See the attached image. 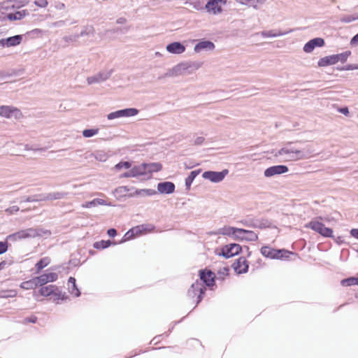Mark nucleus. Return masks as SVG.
Listing matches in <instances>:
<instances>
[{"label": "nucleus", "instance_id": "obj_51", "mask_svg": "<svg viewBox=\"0 0 358 358\" xmlns=\"http://www.w3.org/2000/svg\"><path fill=\"white\" fill-rule=\"evenodd\" d=\"M8 245L6 241H0V255L5 253L8 250Z\"/></svg>", "mask_w": 358, "mask_h": 358}, {"label": "nucleus", "instance_id": "obj_25", "mask_svg": "<svg viewBox=\"0 0 358 358\" xmlns=\"http://www.w3.org/2000/svg\"><path fill=\"white\" fill-rule=\"evenodd\" d=\"M17 110L15 108L8 106H0V115L6 118L10 117Z\"/></svg>", "mask_w": 358, "mask_h": 358}, {"label": "nucleus", "instance_id": "obj_26", "mask_svg": "<svg viewBox=\"0 0 358 358\" xmlns=\"http://www.w3.org/2000/svg\"><path fill=\"white\" fill-rule=\"evenodd\" d=\"M99 205L107 206L108 203H106V201L105 200L97 198V199H93L92 201H87V202H85V203H83L82 207L85 208H90L95 207V206H99Z\"/></svg>", "mask_w": 358, "mask_h": 358}, {"label": "nucleus", "instance_id": "obj_30", "mask_svg": "<svg viewBox=\"0 0 358 358\" xmlns=\"http://www.w3.org/2000/svg\"><path fill=\"white\" fill-rule=\"evenodd\" d=\"M335 64H336V62H335V58H334V55H329V56H326V57L321 58L318 61V63H317L319 66H327L333 65Z\"/></svg>", "mask_w": 358, "mask_h": 358}, {"label": "nucleus", "instance_id": "obj_19", "mask_svg": "<svg viewBox=\"0 0 358 358\" xmlns=\"http://www.w3.org/2000/svg\"><path fill=\"white\" fill-rule=\"evenodd\" d=\"M166 49L170 53L179 55L185 51V46L180 42H173L168 44Z\"/></svg>", "mask_w": 358, "mask_h": 358}, {"label": "nucleus", "instance_id": "obj_1", "mask_svg": "<svg viewBox=\"0 0 358 358\" xmlns=\"http://www.w3.org/2000/svg\"><path fill=\"white\" fill-rule=\"evenodd\" d=\"M312 152L308 148L300 150L289 143L287 145L280 149L275 155L276 157H281L285 162H292L308 159L310 157Z\"/></svg>", "mask_w": 358, "mask_h": 358}, {"label": "nucleus", "instance_id": "obj_60", "mask_svg": "<svg viewBox=\"0 0 358 358\" xmlns=\"http://www.w3.org/2000/svg\"><path fill=\"white\" fill-rule=\"evenodd\" d=\"M350 43L352 46L358 45V33L351 38Z\"/></svg>", "mask_w": 358, "mask_h": 358}, {"label": "nucleus", "instance_id": "obj_23", "mask_svg": "<svg viewBox=\"0 0 358 358\" xmlns=\"http://www.w3.org/2000/svg\"><path fill=\"white\" fill-rule=\"evenodd\" d=\"M240 228L233 227H224L218 229L215 234H221L225 236L234 235L237 238V234L239 233Z\"/></svg>", "mask_w": 358, "mask_h": 358}, {"label": "nucleus", "instance_id": "obj_31", "mask_svg": "<svg viewBox=\"0 0 358 358\" xmlns=\"http://www.w3.org/2000/svg\"><path fill=\"white\" fill-rule=\"evenodd\" d=\"M131 169L134 174H135V178L141 176L148 175L146 171L145 163H143L138 166H134Z\"/></svg>", "mask_w": 358, "mask_h": 358}, {"label": "nucleus", "instance_id": "obj_59", "mask_svg": "<svg viewBox=\"0 0 358 358\" xmlns=\"http://www.w3.org/2000/svg\"><path fill=\"white\" fill-rule=\"evenodd\" d=\"M268 226V222L267 221H262V222H259L258 223H255L253 224V227H259V228H266Z\"/></svg>", "mask_w": 358, "mask_h": 358}, {"label": "nucleus", "instance_id": "obj_24", "mask_svg": "<svg viewBox=\"0 0 358 358\" xmlns=\"http://www.w3.org/2000/svg\"><path fill=\"white\" fill-rule=\"evenodd\" d=\"M292 31L289 30L288 31L282 32L280 31L275 30H270V31H263L260 33H257V34H260L264 38H271V37H278L280 36L285 35L288 33H290Z\"/></svg>", "mask_w": 358, "mask_h": 358}, {"label": "nucleus", "instance_id": "obj_55", "mask_svg": "<svg viewBox=\"0 0 358 358\" xmlns=\"http://www.w3.org/2000/svg\"><path fill=\"white\" fill-rule=\"evenodd\" d=\"M66 24V20H59L54 22L51 24L53 27H62Z\"/></svg>", "mask_w": 358, "mask_h": 358}, {"label": "nucleus", "instance_id": "obj_16", "mask_svg": "<svg viewBox=\"0 0 358 358\" xmlns=\"http://www.w3.org/2000/svg\"><path fill=\"white\" fill-rule=\"evenodd\" d=\"M237 238L248 241H255L258 239V236L253 231L240 229L237 234Z\"/></svg>", "mask_w": 358, "mask_h": 358}, {"label": "nucleus", "instance_id": "obj_34", "mask_svg": "<svg viewBox=\"0 0 358 358\" xmlns=\"http://www.w3.org/2000/svg\"><path fill=\"white\" fill-rule=\"evenodd\" d=\"M37 287L38 285H36V278H33L29 280L22 282L20 284V287L24 289H35Z\"/></svg>", "mask_w": 358, "mask_h": 358}, {"label": "nucleus", "instance_id": "obj_46", "mask_svg": "<svg viewBox=\"0 0 358 358\" xmlns=\"http://www.w3.org/2000/svg\"><path fill=\"white\" fill-rule=\"evenodd\" d=\"M79 38V35L72 34L69 36H65L62 38V40L66 43L69 44L70 43H73L78 41Z\"/></svg>", "mask_w": 358, "mask_h": 358}, {"label": "nucleus", "instance_id": "obj_63", "mask_svg": "<svg viewBox=\"0 0 358 358\" xmlns=\"http://www.w3.org/2000/svg\"><path fill=\"white\" fill-rule=\"evenodd\" d=\"M350 235L352 237L358 239V229H351L350 230Z\"/></svg>", "mask_w": 358, "mask_h": 358}, {"label": "nucleus", "instance_id": "obj_32", "mask_svg": "<svg viewBox=\"0 0 358 358\" xmlns=\"http://www.w3.org/2000/svg\"><path fill=\"white\" fill-rule=\"evenodd\" d=\"M118 112L120 114V117H132L136 115L138 113V110L134 108L119 110Z\"/></svg>", "mask_w": 358, "mask_h": 358}, {"label": "nucleus", "instance_id": "obj_22", "mask_svg": "<svg viewBox=\"0 0 358 358\" xmlns=\"http://www.w3.org/2000/svg\"><path fill=\"white\" fill-rule=\"evenodd\" d=\"M215 48V45L210 41H202L199 42L194 48V52H200L202 50H212Z\"/></svg>", "mask_w": 358, "mask_h": 358}, {"label": "nucleus", "instance_id": "obj_10", "mask_svg": "<svg viewBox=\"0 0 358 358\" xmlns=\"http://www.w3.org/2000/svg\"><path fill=\"white\" fill-rule=\"evenodd\" d=\"M288 167L285 165H275L267 168L264 175L266 178H270L275 175L285 173L288 171Z\"/></svg>", "mask_w": 358, "mask_h": 358}, {"label": "nucleus", "instance_id": "obj_49", "mask_svg": "<svg viewBox=\"0 0 358 358\" xmlns=\"http://www.w3.org/2000/svg\"><path fill=\"white\" fill-rule=\"evenodd\" d=\"M36 201H42V200H40V195L37 196H26L22 198L21 202H36Z\"/></svg>", "mask_w": 358, "mask_h": 358}, {"label": "nucleus", "instance_id": "obj_52", "mask_svg": "<svg viewBox=\"0 0 358 358\" xmlns=\"http://www.w3.org/2000/svg\"><path fill=\"white\" fill-rule=\"evenodd\" d=\"M34 4L40 8H45L48 2L47 0H36Z\"/></svg>", "mask_w": 358, "mask_h": 358}, {"label": "nucleus", "instance_id": "obj_37", "mask_svg": "<svg viewBox=\"0 0 358 358\" xmlns=\"http://www.w3.org/2000/svg\"><path fill=\"white\" fill-rule=\"evenodd\" d=\"M139 196H152L157 194V191L152 189H136L134 193Z\"/></svg>", "mask_w": 358, "mask_h": 358}, {"label": "nucleus", "instance_id": "obj_35", "mask_svg": "<svg viewBox=\"0 0 358 358\" xmlns=\"http://www.w3.org/2000/svg\"><path fill=\"white\" fill-rule=\"evenodd\" d=\"M266 0H236V1L242 5H247L255 8H257L258 3H263Z\"/></svg>", "mask_w": 358, "mask_h": 358}, {"label": "nucleus", "instance_id": "obj_2", "mask_svg": "<svg viewBox=\"0 0 358 358\" xmlns=\"http://www.w3.org/2000/svg\"><path fill=\"white\" fill-rule=\"evenodd\" d=\"M50 231L41 228H29L20 230L7 236L8 240L17 241L24 238H35L43 235H50Z\"/></svg>", "mask_w": 358, "mask_h": 358}, {"label": "nucleus", "instance_id": "obj_44", "mask_svg": "<svg viewBox=\"0 0 358 358\" xmlns=\"http://www.w3.org/2000/svg\"><path fill=\"white\" fill-rule=\"evenodd\" d=\"M357 20H358V15H357V14L350 15H344V16L341 17L340 19L341 22H344V23H350L353 21H355Z\"/></svg>", "mask_w": 358, "mask_h": 358}, {"label": "nucleus", "instance_id": "obj_9", "mask_svg": "<svg viewBox=\"0 0 358 358\" xmlns=\"http://www.w3.org/2000/svg\"><path fill=\"white\" fill-rule=\"evenodd\" d=\"M241 251V247L236 243L227 245L222 248V255L228 259L238 255Z\"/></svg>", "mask_w": 358, "mask_h": 358}, {"label": "nucleus", "instance_id": "obj_58", "mask_svg": "<svg viewBox=\"0 0 358 358\" xmlns=\"http://www.w3.org/2000/svg\"><path fill=\"white\" fill-rule=\"evenodd\" d=\"M120 178H135V174H134L132 169H131L129 171L122 174Z\"/></svg>", "mask_w": 358, "mask_h": 358}, {"label": "nucleus", "instance_id": "obj_36", "mask_svg": "<svg viewBox=\"0 0 358 358\" xmlns=\"http://www.w3.org/2000/svg\"><path fill=\"white\" fill-rule=\"evenodd\" d=\"M350 55L351 52L350 50L345 51L340 54L334 55L336 64L338 62L345 63L347 61L348 58L350 56Z\"/></svg>", "mask_w": 358, "mask_h": 358}, {"label": "nucleus", "instance_id": "obj_64", "mask_svg": "<svg viewBox=\"0 0 358 358\" xmlns=\"http://www.w3.org/2000/svg\"><path fill=\"white\" fill-rule=\"evenodd\" d=\"M204 141V138L202 136H199L194 140V144L201 145Z\"/></svg>", "mask_w": 358, "mask_h": 358}, {"label": "nucleus", "instance_id": "obj_28", "mask_svg": "<svg viewBox=\"0 0 358 358\" xmlns=\"http://www.w3.org/2000/svg\"><path fill=\"white\" fill-rule=\"evenodd\" d=\"M28 12L25 10L17 11L14 13H8L7 14V18L10 21L19 20L24 18Z\"/></svg>", "mask_w": 358, "mask_h": 358}, {"label": "nucleus", "instance_id": "obj_29", "mask_svg": "<svg viewBox=\"0 0 358 358\" xmlns=\"http://www.w3.org/2000/svg\"><path fill=\"white\" fill-rule=\"evenodd\" d=\"M56 286L50 285L48 286H41L39 289V292L42 296H51L53 294V292L56 290Z\"/></svg>", "mask_w": 358, "mask_h": 358}, {"label": "nucleus", "instance_id": "obj_8", "mask_svg": "<svg viewBox=\"0 0 358 358\" xmlns=\"http://www.w3.org/2000/svg\"><path fill=\"white\" fill-rule=\"evenodd\" d=\"M227 3V0H209L205 6L206 11L210 14L217 15L222 13V6Z\"/></svg>", "mask_w": 358, "mask_h": 358}, {"label": "nucleus", "instance_id": "obj_21", "mask_svg": "<svg viewBox=\"0 0 358 358\" xmlns=\"http://www.w3.org/2000/svg\"><path fill=\"white\" fill-rule=\"evenodd\" d=\"M67 195L66 192H50L47 194L40 195V200L48 201V200H58L64 198Z\"/></svg>", "mask_w": 358, "mask_h": 358}, {"label": "nucleus", "instance_id": "obj_20", "mask_svg": "<svg viewBox=\"0 0 358 358\" xmlns=\"http://www.w3.org/2000/svg\"><path fill=\"white\" fill-rule=\"evenodd\" d=\"M234 270L238 274L245 273L248 271V264L245 257L238 258L237 262L234 264Z\"/></svg>", "mask_w": 358, "mask_h": 358}, {"label": "nucleus", "instance_id": "obj_33", "mask_svg": "<svg viewBox=\"0 0 358 358\" xmlns=\"http://www.w3.org/2000/svg\"><path fill=\"white\" fill-rule=\"evenodd\" d=\"M201 170H194L190 172L189 175L185 179V186L189 189L195 178L200 173Z\"/></svg>", "mask_w": 358, "mask_h": 358}, {"label": "nucleus", "instance_id": "obj_39", "mask_svg": "<svg viewBox=\"0 0 358 358\" xmlns=\"http://www.w3.org/2000/svg\"><path fill=\"white\" fill-rule=\"evenodd\" d=\"M94 34V29L92 26H87L85 27L83 30L78 34L79 38L83 37V36H93Z\"/></svg>", "mask_w": 358, "mask_h": 358}, {"label": "nucleus", "instance_id": "obj_13", "mask_svg": "<svg viewBox=\"0 0 358 358\" xmlns=\"http://www.w3.org/2000/svg\"><path fill=\"white\" fill-rule=\"evenodd\" d=\"M22 41V35H15L6 38H2L0 40V45L2 47H15L21 43Z\"/></svg>", "mask_w": 358, "mask_h": 358}, {"label": "nucleus", "instance_id": "obj_41", "mask_svg": "<svg viewBox=\"0 0 358 358\" xmlns=\"http://www.w3.org/2000/svg\"><path fill=\"white\" fill-rule=\"evenodd\" d=\"M357 278L350 277L348 278H345L341 280V283L343 286H351V285H357Z\"/></svg>", "mask_w": 358, "mask_h": 358}, {"label": "nucleus", "instance_id": "obj_62", "mask_svg": "<svg viewBox=\"0 0 358 358\" xmlns=\"http://www.w3.org/2000/svg\"><path fill=\"white\" fill-rule=\"evenodd\" d=\"M107 234L110 237H115L117 235V231L115 229H109L107 231Z\"/></svg>", "mask_w": 358, "mask_h": 358}, {"label": "nucleus", "instance_id": "obj_45", "mask_svg": "<svg viewBox=\"0 0 358 358\" xmlns=\"http://www.w3.org/2000/svg\"><path fill=\"white\" fill-rule=\"evenodd\" d=\"M131 167V163L129 162H120L118 164H117L114 169L116 171H120L122 169H129Z\"/></svg>", "mask_w": 358, "mask_h": 358}, {"label": "nucleus", "instance_id": "obj_4", "mask_svg": "<svg viewBox=\"0 0 358 358\" xmlns=\"http://www.w3.org/2000/svg\"><path fill=\"white\" fill-rule=\"evenodd\" d=\"M201 66V64L198 62H182L173 66L171 69L169 70L166 73V77H173L181 75L185 71L190 68L195 69H199Z\"/></svg>", "mask_w": 358, "mask_h": 358}, {"label": "nucleus", "instance_id": "obj_61", "mask_svg": "<svg viewBox=\"0 0 358 358\" xmlns=\"http://www.w3.org/2000/svg\"><path fill=\"white\" fill-rule=\"evenodd\" d=\"M338 111L345 116H348L349 115V110L348 107L339 108L338 109Z\"/></svg>", "mask_w": 358, "mask_h": 358}, {"label": "nucleus", "instance_id": "obj_3", "mask_svg": "<svg viewBox=\"0 0 358 358\" xmlns=\"http://www.w3.org/2000/svg\"><path fill=\"white\" fill-rule=\"evenodd\" d=\"M206 290V288L205 285H203V282L196 280L191 285L190 288L188 289L187 295L192 299H196V303L197 305L202 300Z\"/></svg>", "mask_w": 358, "mask_h": 358}, {"label": "nucleus", "instance_id": "obj_47", "mask_svg": "<svg viewBox=\"0 0 358 358\" xmlns=\"http://www.w3.org/2000/svg\"><path fill=\"white\" fill-rule=\"evenodd\" d=\"M93 155L96 160L100 162H105L108 158L107 155L103 151L96 152Z\"/></svg>", "mask_w": 358, "mask_h": 358}, {"label": "nucleus", "instance_id": "obj_15", "mask_svg": "<svg viewBox=\"0 0 358 358\" xmlns=\"http://www.w3.org/2000/svg\"><path fill=\"white\" fill-rule=\"evenodd\" d=\"M324 45V41L322 38H315L307 42L303 46V51L306 53H310L316 47H322Z\"/></svg>", "mask_w": 358, "mask_h": 358}, {"label": "nucleus", "instance_id": "obj_48", "mask_svg": "<svg viewBox=\"0 0 358 358\" xmlns=\"http://www.w3.org/2000/svg\"><path fill=\"white\" fill-rule=\"evenodd\" d=\"M69 292L72 295H74L76 297H78L80 295V292L78 289V288L77 287L76 284L71 285V286H69Z\"/></svg>", "mask_w": 358, "mask_h": 358}, {"label": "nucleus", "instance_id": "obj_40", "mask_svg": "<svg viewBox=\"0 0 358 358\" xmlns=\"http://www.w3.org/2000/svg\"><path fill=\"white\" fill-rule=\"evenodd\" d=\"M110 241H101L94 243V248L96 249H105L111 245Z\"/></svg>", "mask_w": 358, "mask_h": 358}, {"label": "nucleus", "instance_id": "obj_18", "mask_svg": "<svg viewBox=\"0 0 358 358\" xmlns=\"http://www.w3.org/2000/svg\"><path fill=\"white\" fill-rule=\"evenodd\" d=\"M145 228L143 225L137 226L129 229L124 236L120 243L129 241V239L140 235Z\"/></svg>", "mask_w": 358, "mask_h": 358}, {"label": "nucleus", "instance_id": "obj_43", "mask_svg": "<svg viewBox=\"0 0 358 358\" xmlns=\"http://www.w3.org/2000/svg\"><path fill=\"white\" fill-rule=\"evenodd\" d=\"M51 296H52L53 300L55 301L59 299L64 300L67 298V296H65V294H62L58 287H56L55 292H53V294Z\"/></svg>", "mask_w": 358, "mask_h": 358}, {"label": "nucleus", "instance_id": "obj_14", "mask_svg": "<svg viewBox=\"0 0 358 358\" xmlns=\"http://www.w3.org/2000/svg\"><path fill=\"white\" fill-rule=\"evenodd\" d=\"M35 278L36 280V285L41 287L48 282L56 281L57 280L58 275L56 273H48L42 274Z\"/></svg>", "mask_w": 358, "mask_h": 358}, {"label": "nucleus", "instance_id": "obj_50", "mask_svg": "<svg viewBox=\"0 0 358 358\" xmlns=\"http://www.w3.org/2000/svg\"><path fill=\"white\" fill-rule=\"evenodd\" d=\"M358 64H348L342 67V69H338V71H352L357 70Z\"/></svg>", "mask_w": 358, "mask_h": 358}, {"label": "nucleus", "instance_id": "obj_42", "mask_svg": "<svg viewBox=\"0 0 358 358\" xmlns=\"http://www.w3.org/2000/svg\"><path fill=\"white\" fill-rule=\"evenodd\" d=\"M99 133V129H87L83 131V136L85 138H90Z\"/></svg>", "mask_w": 358, "mask_h": 358}, {"label": "nucleus", "instance_id": "obj_17", "mask_svg": "<svg viewBox=\"0 0 358 358\" xmlns=\"http://www.w3.org/2000/svg\"><path fill=\"white\" fill-rule=\"evenodd\" d=\"M175 185L172 182H162L157 184V191L160 194H169L175 191Z\"/></svg>", "mask_w": 358, "mask_h": 358}, {"label": "nucleus", "instance_id": "obj_53", "mask_svg": "<svg viewBox=\"0 0 358 358\" xmlns=\"http://www.w3.org/2000/svg\"><path fill=\"white\" fill-rule=\"evenodd\" d=\"M3 293H5L3 295H2V297L7 298V297H14L17 295V292L15 290H8V291H4Z\"/></svg>", "mask_w": 358, "mask_h": 358}, {"label": "nucleus", "instance_id": "obj_12", "mask_svg": "<svg viewBox=\"0 0 358 358\" xmlns=\"http://www.w3.org/2000/svg\"><path fill=\"white\" fill-rule=\"evenodd\" d=\"M200 280H197L198 281H201L203 282V285L208 287H211L214 285L215 283V274L211 271H200Z\"/></svg>", "mask_w": 358, "mask_h": 358}, {"label": "nucleus", "instance_id": "obj_6", "mask_svg": "<svg viewBox=\"0 0 358 358\" xmlns=\"http://www.w3.org/2000/svg\"><path fill=\"white\" fill-rule=\"evenodd\" d=\"M261 253L263 256L271 259H283L288 258L292 254L290 252L284 250H275L268 246H263L261 248Z\"/></svg>", "mask_w": 358, "mask_h": 358}, {"label": "nucleus", "instance_id": "obj_5", "mask_svg": "<svg viewBox=\"0 0 358 358\" xmlns=\"http://www.w3.org/2000/svg\"><path fill=\"white\" fill-rule=\"evenodd\" d=\"M305 227L311 229L324 237H333V230L331 228L326 227L323 223L317 220H311Z\"/></svg>", "mask_w": 358, "mask_h": 358}, {"label": "nucleus", "instance_id": "obj_27", "mask_svg": "<svg viewBox=\"0 0 358 358\" xmlns=\"http://www.w3.org/2000/svg\"><path fill=\"white\" fill-rule=\"evenodd\" d=\"M147 174L150 178L153 172H157L162 170V166L159 163H145Z\"/></svg>", "mask_w": 358, "mask_h": 358}, {"label": "nucleus", "instance_id": "obj_57", "mask_svg": "<svg viewBox=\"0 0 358 358\" xmlns=\"http://www.w3.org/2000/svg\"><path fill=\"white\" fill-rule=\"evenodd\" d=\"M19 211V207L17 206H13L10 208H8L6 210V212H7L9 214H14L17 212Z\"/></svg>", "mask_w": 358, "mask_h": 358}, {"label": "nucleus", "instance_id": "obj_56", "mask_svg": "<svg viewBox=\"0 0 358 358\" xmlns=\"http://www.w3.org/2000/svg\"><path fill=\"white\" fill-rule=\"evenodd\" d=\"M14 6L11 4V1H5L0 4V10H7L10 7H13Z\"/></svg>", "mask_w": 358, "mask_h": 358}, {"label": "nucleus", "instance_id": "obj_7", "mask_svg": "<svg viewBox=\"0 0 358 358\" xmlns=\"http://www.w3.org/2000/svg\"><path fill=\"white\" fill-rule=\"evenodd\" d=\"M228 173L227 169H224L222 171H207L203 172L202 177L212 182L217 183L222 181Z\"/></svg>", "mask_w": 358, "mask_h": 358}, {"label": "nucleus", "instance_id": "obj_11", "mask_svg": "<svg viewBox=\"0 0 358 358\" xmlns=\"http://www.w3.org/2000/svg\"><path fill=\"white\" fill-rule=\"evenodd\" d=\"M113 70L99 72L93 76L88 77L87 82L89 85L103 82L111 76Z\"/></svg>", "mask_w": 358, "mask_h": 358}, {"label": "nucleus", "instance_id": "obj_38", "mask_svg": "<svg viewBox=\"0 0 358 358\" xmlns=\"http://www.w3.org/2000/svg\"><path fill=\"white\" fill-rule=\"evenodd\" d=\"M50 263V259L49 257H43L36 264V268L37 271H40L43 268L47 266Z\"/></svg>", "mask_w": 358, "mask_h": 358}, {"label": "nucleus", "instance_id": "obj_54", "mask_svg": "<svg viewBox=\"0 0 358 358\" xmlns=\"http://www.w3.org/2000/svg\"><path fill=\"white\" fill-rule=\"evenodd\" d=\"M107 118H108V120H110L117 119V118H120L118 110H116V111H114V112H112V113L108 114Z\"/></svg>", "mask_w": 358, "mask_h": 358}]
</instances>
